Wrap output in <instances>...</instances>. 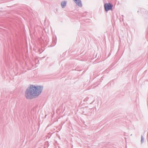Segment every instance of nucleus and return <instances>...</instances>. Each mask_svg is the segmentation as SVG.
I'll return each instance as SVG.
<instances>
[{"label":"nucleus","instance_id":"obj_3","mask_svg":"<svg viewBox=\"0 0 148 148\" xmlns=\"http://www.w3.org/2000/svg\"><path fill=\"white\" fill-rule=\"evenodd\" d=\"M75 3L79 7H82V4L81 0H73Z\"/></svg>","mask_w":148,"mask_h":148},{"label":"nucleus","instance_id":"obj_2","mask_svg":"<svg viewBox=\"0 0 148 148\" xmlns=\"http://www.w3.org/2000/svg\"><path fill=\"white\" fill-rule=\"evenodd\" d=\"M105 10L106 12L112 10V5L110 3H106L104 5Z\"/></svg>","mask_w":148,"mask_h":148},{"label":"nucleus","instance_id":"obj_4","mask_svg":"<svg viewBox=\"0 0 148 148\" xmlns=\"http://www.w3.org/2000/svg\"><path fill=\"white\" fill-rule=\"evenodd\" d=\"M67 3V1H62L61 3V6L62 8H64L66 5Z\"/></svg>","mask_w":148,"mask_h":148},{"label":"nucleus","instance_id":"obj_1","mask_svg":"<svg viewBox=\"0 0 148 148\" xmlns=\"http://www.w3.org/2000/svg\"><path fill=\"white\" fill-rule=\"evenodd\" d=\"M43 89V87L40 85H30L25 91V97L28 99L36 98L41 94Z\"/></svg>","mask_w":148,"mask_h":148},{"label":"nucleus","instance_id":"obj_5","mask_svg":"<svg viewBox=\"0 0 148 148\" xmlns=\"http://www.w3.org/2000/svg\"><path fill=\"white\" fill-rule=\"evenodd\" d=\"M144 138L142 136H141V143H143L144 142Z\"/></svg>","mask_w":148,"mask_h":148}]
</instances>
